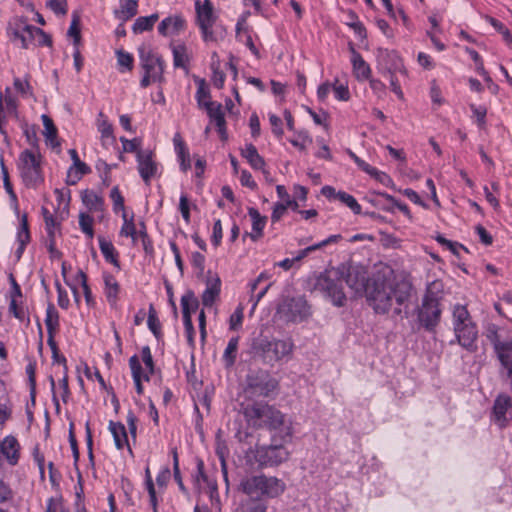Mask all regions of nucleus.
Instances as JSON below:
<instances>
[{
  "label": "nucleus",
  "instance_id": "f257e3e1",
  "mask_svg": "<svg viewBox=\"0 0 512 512\" xmlns=\"http://www.w3.org/2000/svg\"><path fill=\"white\" fill-rule=\"evenodd\" d=\"M412 286L408 282H397L389 268L373 273L366 299L376 314H388L391 310L399 316L411 297Z\"/></svg>",
  "mask_w": 512,
  "mask_h": 512
},
{
  "label": "nucleus",
  "instance_id": "f03ea898",
  "mask_svg": "<svg viewBox=\"0 0 512 512\" xmlns=\"http://www.w3.org/2000/svg\"><path fill=\"white\" fill-rule=\"evenodd\" d=\"M243 415L248 424L257 429H267L272 433L273 441H291L293 436L292 420L275 405L256 401L243 407Z\"/></svg>",
  "mask_w": 512,
  "mask_h": 512
},
{
  "label": "nucleus",
  "instance_id": "7ed1b4c3",
  "mask_svg": "<svg viewBox=\"0 0 512 512\" xmlns=\"http://www.w3.org/2000/svg\"><path fill=\"white\" fill-rule=\"evenodd\" d=\"M443 284L440 281L431 282L422 298L421 305L417 308V319L421 327L428 332H434L441 320Z\"/></svg>",
  "mask_w": 512,
  "mask_h": 512
},
{
  "label": "nucleus",
  "instance_id": "20e7f679",
  "mask_svg": "<svg viewBox=\"0 0 512 512\" xmlns=\"http://www.w3.org/2000/svg\"><path fill=\"white\" fill-rule=\"evenodd\" d=\"M289 442L279 439L273 441L271 437L269 445L250 447L245 454L246 462L251 466L257 465L260 469L279 466L289 459L290 452L285 447Z\"/></svg>",
  "mask_w": 512,
  "mask_h": 512
},
{
  "label": "nucleus",
  "instance_id": "39448f33",
  "mask_svg": "<svg viewBox=\"0 0 512 512\" xmlns=\"http://www.w3.org/2000/svg\"><path fill=\"white\" fill-rule=\"evenodd\" d=\"M343 278L344 270H325L315 277L312 289L330 300L333 305L343 307L346 302V295L342 286Z\"/></svg>",
  "mask_w": 512,
  "mask_h": 512
},
{
  "label": "nucleus",
  "instance_id": "423d86ee",
  "mask_svg": "<svg viewBox=\"0 0 512 512\" xmlns=\"http://www.w3.org/2000/svg\"><path fill=\"white\" fill-rule=\"evenodd\" d=\"M140 66L144 70V76L140 81L142 88H147L152 82H164L165 63L162 57L149 46H141L138 49Z\"/></svg>",
  "mask_w": 512,
  "mask_h": 512
},
{
  "label": "nucleus",
  "instance_id": "0eeeda50",
  "mask_svg": "<svg viewBox=\"0 0 512 512\" xmlns=\"http://www.w3.org/2000/svg\"><path fill=\"white\" fill-rule=\"evenodd\" d=\"M279 389V381L262 369L250 371L246 375L244 392L250 397L268 398Z\"/></svg>",
  "mask_w": 512,
  "mask_h": 512
},
{
  "label": "nucleus",
  "instance_id": "6e6552de",
  "mask_svg": "<svg viewBox=\"0 0 512 512\" xmlns=\"http://www.w3.org/2000/svg\"><path fill=\"white\" fill-rule=\"evenodd\" d=\"M254 355L266 364L273 365L292 353L293 343L288 340L262 338L253 343Z\"/></svg>",
  "mask_w": 512,
  "mask_h": 512
},
{
  "label": "nucleus",
  "instance_id": "1a4fd4ad",
  "mask_svg": "<svg viewBox=\"0 0 512 512\" xmlns=\"http://www.w3.org/2000/svg\"><path fill=\"white\" fill-rule=\"evenodd\" d=\"M20 175L26 187L36 188L43 182L41 156L32 150H24L19 156Z\"/></svg>",
  "mask_w": 512,
  "mask_h": 512
},
{
  "label": "nucleus",
  "instance_id": "9d476101",
  "mask_svg": "<svg viewBox=\"0 0 512 512\" xmlns=\"http://www.w3.org/2000/svg\"><path fill=\"white\" fill-rule=\"evenodd\" d=\"M196 22L201 31L203 40L205 42L216 41V36L213 32V26L216 23L217 15L214 13V7L210 0H200L195 2Z\"/></svg>",
  "mask_w": 512,
  "mask_h": 512
},
{
  "label": "nucleus",
  "instance_id": "9b49d317",
  "mask_svg": "<svg viewBox=\"0 0 512 512\" xmlns=\"http://www.w3.org/2000/svg\"><path fill=\"white\" fill-rule=\"evenodd\" d=\"M345 282L356 294L367 293L371 277H368L367 270L361 265H350L344 272Z\"/></svg>",
  "mask_w": 512,
  "mask_h": 512
},
{
  "label": "nucleus",
  "instance_id": "f8f14e48",
  "mask_svg": "<svg viewBox=\"0 0 512 512\" xmlns=\"http://www.w3.org/2000/svg\"><path fill=\"white\" fill-rule=\"evenodd\" d=\"M283 311L292 322L303 321L310 315V307L303 297H293L286 301Z\"/></svg>",
  "mask_w": 512,
  "mask_h": 512
},
{
  "label": "nucleus",
  "instance_id": "ddd939ff",
  "mask_svg": "<svg viewBox=\"0 0 512 512\" xmlns=\"http://www.w3.org/2000/svg\"><path fill=\"white\" fill-rule=\"evenodd\" d=\"M137 168L142 180L146 185H149L151 179L156 176L158 171L157 163L153 160V153L151 151L137 152Z\"/></svg>",
  "mask_w": 512,
  "mask_h": 512
},
{
  "label": "nucleus",
  "instance_id": "4468645a",
  "mask_svg": "<svg viewBox=\"0 0 512 512\" xmlns=\"http://www.w3.org/2000/svg\"><path fill=\"white\" fill-rule=\"evenodd\" d=\"M456 341L459 345L470 352L477 350L476 340L478 331L475 323H468L454 329Z\"/></svg>",
  "mask_w": 512,
  "mask_h": 512
},
{
  "label": "nucleus",
  "instance_id": "2eb2a0df",
  "mask_svg": "<svg viewBox=\"0 0 512 512\" xmlns=\"http://www.w3.org/2000/svg\"><path fill=\"white\" fill-rule=\"evenodd\" d=\"M512 408V399L509 395L499 394L494 400L492 416L494 422L503 429L508 425L507 412Z\"/></svg>",
  "mask_w": 512,
  "mask_h": 512
},
{
  "label": "nucleus",
  "instance_id": "dca6fc26",
  "mask_svg": "<svg viewBox=\"0 0 512 512\" xmlns=\"http://www.w3.org/2000/svg\"><path fill=\"white\" fill-rule=\"evenodd\" d=\"M203 108L206 110L210 120L215 123L221 139H227L226 121L222 105L218 102L206 101Z\"/></svg>",
  "mask_w": 512,
  "mask_h": 512
},
{
  "label": "nucleus",
  "instance_id": "f3484780",
  "mask_svg": "<svg viewBox=\"0 0 512 512\" xmlns=\"http://www.w3.org/2000/svg\"><path fill=\"white\" fill-rule=\"evenodd\" d=\"M68 153L73 161V165L68 170L66 182L69 185H75L83 175L90 173L91 169L86 163L80 160L75 149H70Z\"/></svg>",
  "mask_w": 512,
  "mask_h": 512
},
{
  "label": "nucleus",
  "instance_id": "a211bd4d",
  "mask_svg": "<svg viewBox=\"0 0 512 512\" xmlns=\"http://www.w3.org/2000/svg\"><path fill=\"white\" fill-rule=\"evenodd\" d=\"M0 457L1 459L4 457L12 466L18 463L20 444L14 436L8 435L0 442Z\"/></svg>",
  "mask_w": 512,
  "mask_h": 512
},
{
  "label": "nucleus",
  "instance_id": "6ab92c4d",
  "mask_svg": "<svg viewBox=\"0 0 512 512\" xmlns=\"http://www.w3.org/2000/svg\"><path fill=\"white\" fill-rule=\"evenodd\" d=\"M221 290V280L216 274L208 271L206 278V289L202 294V304L205 307H211L219 296Z\"/></svg>",
  "mask_w": 512,
  "mask_h": 512
},
{
  "label": "nucleus",
  "instance_id": "aec40b11",
  "mask_svg": "<svg viewBox=\"0 0 512 512\" xmlns=\"http://www.w3.org/2000/svg\"><path fill=\"white\" fill-rule=\"evenodd\" d=\"M186 21L181 15L169 16L158 25V32L162 36L175 35L184 30Z\"/></svg>",
  "mask_w": 512,
  "mask_h": 512
},
{
  "label": "nucleus",
  "instance_id": "412c9836",
  "mask_svg": "<svg viewBox=\"0 0 512 512\" xmlns=\"http://www.w3.org/2000/svg\"><path fill=\"white\" fill-rule=\"evenodd\" d=\"M104 293L109 305L114 308L119 300L120 285L110 273H103Z\"/></svg>",
  "mask_w": 512,
  "mask_h": 512
},
{
  "label": "nucleus",
  "instance_id": "4be33fe9",
  "mask_svg": "<svg viewBox=\"0 0 512 512\" xmlns=\"http://www.w3.org/2000/svg\"><path fill=\"white\" fill-rule=\"evenodd\" d=\"M261 476L262 494L265 497L274 498L282 494L285 490V483L276 477Z\"/></svg>",
  "mask_w": 512,
  "mask_h": 512
},
{
  "label": "nucleus",
  "instance_id": "5701e85b",
  "mask_svg": "<svg viewBox=\"0 0 512 512\" xmlns=\"http://www.w3.org/2000/svg\"><path fill=\"white\" fill-rule=\"evenodd\" d=\"M129 367L131 369L132 378L135 384V389L138 395L143 394L142 380L149 381L148 374H144L140 360L137 355H133L129 359Z\"/></svg>",
  "mask_w": 512,
  "mask_h": 512
},
{
  "label": "nucleus",
  "instance_id": "b1692460",
  "mask_svg": "<svg viewBox=\"0 0 512 512\" xmlns=\"http://www.w3.org/2000/svg\"><path fill=\"white\" fill-rule=\"evenodd\" d=\"M109 430L113 436L114 443L117 449L121 450L124 447L128 448V451L132 453V449L129 445L127 431L121 422L110 421Z\"/></svg>",
  "mask_w": 512,
  "mask_h": 512
},
{
  "label": "nucleus",
  "instance_id": "393cba45",
  "mask_svg": "<svg viewBox=\"0 0 512 512\" xmlns=\"http://www.w3.org/2000/svg\"><path fill=\"white\" fill-rule=\"evenodd\" d=\"M173 143L178 160L180 161V168L183 172H186L191 168V160L189 151L180 133L174 135Z\"/></svg>",
  "mask_w": 512,
  "mask_h": 512
},
{
  "label": "nucleus",
  "instance_id": "a878e982",
  "mask_svg": "<svg viewBox=\"0 0 512 512\" xmlns=\"http://www.w3.org/2000/svg\"><path fill=\"white\" fill-rule=\"evenodd\" d=\"M248 214L252 220V232H246L243 237L245 238L248 236L253 241H257L263 236V229L266 225V217L261 216L259 211L255 208H249Z\"/></svg>",
  "mask_w": 512,
  "mask_h": 512
},
{
  "label": "nucleus",
  "instance_id": "bb28decb",
  "mask_svg": "<svg viewBox=\"0 0 512 512\" xmlns=\"http://www.w3.org/2000/svg\"><path fill=\"white\" fill-rule=\"evenodd\" d=\"M261 476L244 478L240 483L241 490L251 498L260 499L263 497Z\"/></svg>",
  "mask_w": 512,
  "mask_h": 512
},
{
  "label": "nucleus",
  "instance_id": "cd10ccee",
  "mask_svg": "<svg viewBox=\"0 0 512 512\" xmlns=\"http://www.w3.org/2000/svg\"><path fill=\"white\" fill-rule=\"evenodd\" d=\"M351 62L353 65V72L358 80H366L370 77L371 69L369 65L365 62L363 57L359 52H357L353 47H351Z\"/></svg>",
  "mask_w": 512,
  "mask_h": 512
},
{
  "label": "nucleus",
  "instance_id": "c85d7f7f",
  "mask_svg": "<svg viewBox=\"0 0 512 512\" xmlns=\"http://www.w3.org/2000/svg\"><path fill=\"white\" fill-rule=\"evenodd\" d=\"M495 353L502 367L506 369L507 376L512 377V339L506 340Z\"/></svg>",
  "mask_w": 512,
  "mask_h": 512
},
{
  "label": "nucleus",
  "instance_id": "c756f323",
  "mask_svg": "<svg viewBox=\"0 0 512 512\" xmlns=\"http://www.w3.org/2000/svg\"><path fill=\"white\" fill-rule=\"evenodd\" d=\"M99 248L105 260L111 263L115 268L120 270V262L118 260V252L111 241L106 240L104 237H98Z\"/></svg>",
  "mask_w": 512,
  "mask_h": 512
},
{
  "label": "nucleus",
  "instance_id": "7c9ffc66",
  "mask_svg": "<svg viewBox=\"0 0 512 512\" xmlns=\"http://www.w3.org/2000/svg\"><path fill=\"white\" fill-rule=\"evenodd\" d=\"M33 30H36L35 26L26 24L21 30H15L13 32V38L14 40H19L21 42V47L23 49H28L36 39V34Z\"/></svg>",
  "mask_w": 512,
  "mask_h": 512
},
{
  "label": "nucleus",
  "instance_id": "2f4dec72",
  "mask_svg": "<svg viewBox=\"0 0 512 512\" xmlns=\"http://www.w3.org/2000/svg\"><path fill=\"white\" fill-rule=\"evenodd\" d=\"M241 155L248 161L253 169L259 170L264 168L265 161L253 144H246L245 148L241 150Z\"/></svg>",
  "mask_w": 512,
  "mask_h": 512
},
{
  "label": "nucleus",
  "instance_id": "473e14b6",
  "mask_svg": "<svg viewBox=\"0 0 512 512\" xmlns=\"http://www.w3.org/2000/svg\"><path fill=\"white\" fill-rule=\"evenodd\" d=\"M138 13L137 0H120V7L115 11V16L122 20H129Z\"/></svg>",
  "mask_w": 512,
  "mask_h": 512
},
{
  "label": "nucleus",
  "instance_id": "72a5a7b5",
  "mask_svg": "<svg viewBox=\"0 0 512 512\" xmlns=\"http://www.w3.org/2000/svg\"><path fill=\"white\" fill-rule=\"evenodd\" d=\"M83 204L90 211H103V198L92 190L86 189L81 195Z\"/></svg>",
  "mask_w": 512,
  "mask_h": 512
},
{
  "label": "nucleus",
  "instance_id": "f704fd0d",
  "mask_svg": "<svg viewBox=\"0 0 512 512\" xmlns=\"http://www.w3.org/2000/svg\"><path fill=\"white\" fill-rule=\"evenodd\" d=\"M97 127H98L99 132L101 133V139H102L103 145H105L106 142L109 140L111 142L115 141V138L113 136L112 124L109 123L108 119L105 117L103 112H100L98 114Z\"/></svg>",
  "mask_w": 512,
  "mask_h": 512
},
{
  "label": "nucleus",
  "instance_id": "c9c22d12",
  "mask_svg": "<svg viewBox=\"0 0 512 512\" xmlns=\"http://www.w3.org/2000/svg\"><path fill=\"white\" fill-rule=\"evenodd\" d=\"M158 19L159 15L157 13L151 14L150 16L139 17L135 20L132 30L136 34L150 31L153 29V26Z\"/></svg>",
  "mask_w": 512,
  "mask_h": 512
},
{
  "label": "nucleus",
  "instance_id": "e433bc0d",
  "mask_svg": "<svg viewBox=\"0 0 512 512\" xmlns=\"http://www.w3.org/2000/svg\"><path fill=\"white\" fill-rule=\"evenodd\" d=\"M238 344V336H234L229 340L227 347L223 353V361L225 362L226 367H231L234 365L237 358Z\"/></svg>",
  "mask_w": 512,
  "mask_h": 512
},
{
  "label": "nucleus",
  "instance_id": "4c0bfd02",
  "mask_svg": "<svg viewBox=\"0 0 512 512\" xmlns=\"http://www.w3.org/2000/svg\"><path fill=\"white\" fill-rule=\"evenodd\" d=\"M468 323H473V321L466 306L456 305L453 309V328L455 329Z\"/></svg>",
  "mask_w": 512,
  "mask_h": 512
},
{
  "label": "nucleus",
  "instance_id": "58836bf2",
  "mask_svg": "<svg viewBox=\"0 0 512 512\" xmlns=\"http://www.w3.org/2000/svg\"><path fill=\"white\" fill-rule=\"evenodd\" d=\"M45 325L47 332H57L59 329V313L52 303L47 305Z\"/></svg>",
  "mask_w": 512,
  "mask_h": 512
},
{
  "label": "nucleus",
  "instance_id": "ea45409f",
  "mask_svg": "<svg viewBox=\"0 0 512 512\" xmlns=\"http://www.w3.org/2000/svg\"><path fill=\"white\" fill-rule=\"evenodd\" d=\"M42 121L44 126V135L46 141L50 143L52 147L58 146L57 142V128L55 127L52 119L47 115H42Z\"/></svg>",
  "mask_w": 512,
  "mask_h": 512
},
{
  "label": "nucleus",
  "instance_id": "a19ab883",
  "mask_svg": "<svg viewBox=\"0 0 512 512\" xmlns=\"http://www.w3.org/2000/svg\"><path fill=\"white\" fill-rule=\"evenodd\" d=\"M199 306V301L195 297V294L192 290H187L186 293L181 297V307L182 314L184 315L185 311L191 317V313L196 311Z\"/></svg>",
  "mask_w": 512,
  "mask_h": 512
},
{
  "label": "nucleus",
  "instance_id": "79ce46f5",
  "mask_svg": "<svg viewBox=\"0 0 512 512\" xmlns=\"http://www.w3.org/2000/svg\"><path fill=\"white\" fill-rule=\"evenodd\" d=\"M172 53L174 67L187 70L188 55L185 45L173 46Z\"/></svg>",
  "mask_w": 512,
  "mask_h": 512
},
{
  "label": "nucleus",
  "instance_id": "37998d69",
  "mask_svg": "<svg viewBox=\"0 0 512 512\" xmlns=\"http://www.w3.org/2000/svg\"><path fill=\"white\" fill-rule=\"evenodd\" d=\"M486 338L492 344L494 351L497 350L506 340L501 339L500 328L495 324H489L485 331Z\"/></svg>",
  "mask_w": 512,
  "mask_h": 512
},
{
  "label": "nucleus",
  "instance_id": "c03bdc74",
  "mask_svg": "<svg viewBox=\"0 0 512 512\" xmlns=\"http://www.w3.org/2000/svg\"><path fill=\"white\" fill-rule=\"evenodd\" d=\"M17 240L19 242V250L24 251L26 244L30 241V233L26 215H23L21 218L20 227L17 233Z\"/></svg>",
  "mask_w": 512,
  "mask_h": 512
},
{
  "label": "nucleus",
  "instance_id": "a18cd8bd",
  "mask_svg": "<svg viewBox=\"0 0 512 512\" xmlns=\"http://www.w3.org/2000/svg\"><path fill=\"white\" fill-rule=\"evenodd\" d=\"M145 485H146V489L148 491L151 507L154 510V512H156V510H157L156 487L152 480L150 470L148 467L145 470Z\"/></svg>",
  "mask_w": 512,
  "mask_h": 512
},
{
  "label": "nucleus",
  "instance_id": "49530a36",
  "mask_svg": "<svg viewBox=\"0 0 512 512\" xmlns=\"http://www.w3.org/2000/svg\"><path fill=\"white\" fill-rule=\"evenodd\" d=\"M170 476H171V473H170L169 468H164L163 470H161L158 473V475L156 477V483H154L155 487H156L157 501L159 500V497L166 489V486L170 479Z\"/></svg>",
  "mask_w": 512,
  "mask_h": 512
},
{
  "label": "nucleus",
  "instance_id": "de8ad7c7",
  "mask_svg": "<svg viewBox=\"0 0 512 512\" xmlns=\"http://www.w3.org/2000/svg\"><path fill=\"white\" fill-rule=\"evenodd\" d=\"M337 199L340 202H342L343 204H345L346 206H348L353 211L354 214L361 213V206L357 202V200L355 199L354 196H352L344 191H339L337 193Z\"/></svg>",
  "mask_w": 512,
  "mask_h": 512
},
{
  "label": "nucleus",
  "instance_id": "09e8293b",
  "mask_svg": "<svg viewBox=\"0 0 512 512\" xmlns=\"http://www.w3.org/2000/svg\"><path fill=\"white\" fill-rule=\"evenodd\" d=\"M193 481L195 488L199 491L204 488V484L208 483V477L204 473V463L202 460L197 461L196 473L193 475Z\"/></svg>",
  "mask_w": 512,
  "mask_h": 512
},
{
  "label": "nucleus",
  "instance_id": "8fccbe9b",
  "mask_svg": "<svg viewBox=\"0 0 512 512\" xmlns=\"http://www.w3.org/2000/svg\"><path fill=\"white\" fill-rule=\"evenodd\" d=\"M147 324L150 331L159 339L161 336V324L152 305L149 307Z\"/></svg>",
  "mask_w": 512,
  "mask_h": 512
},
{
  "label": "nucleus",
  "instance_id": "3c124183",
  "mask_svg": "<svg viewBox=\"0 0 512 512\" xmlns=\"http://www.w3.org/2000/svg\"><path fill=\"white\" fill-rule=\"evenodd\" d=\"M122 217L124 223L120 230V235L125 237H131L132 240L135 242L137 239V231L133 221V217L131 219H127V214L125 212L123 213Z\"/></svg>",
  "mask_w": 512,
  "mask_h": 512
},
{
  "label": "nucleus",
  "instance_id": "603ef678",
  "mask_svg": "<svg viewBox=\"0 0 512 512\" xmlns=\"http://www.w3.org/2000/svg\"><path fill=\"white\" fill-rule=\"evenodd\" d=\"M198 88L196 92V100L197 104L200 108L204 107V103L206 101H210V91L206 86V82L204 79L197 80Z\"/></svg>",
  "mask_w": 512,
  "mask_h": 512
},
{
  "label": "nucleus",
  "instance_id": "864d4df0",
  "mask_svg": "<svg viewBox=\"0 0 512 512\" xmlns=\"http://www.w3.org/2000/svg\"><path fill=\"white\" fill-rule=\"evenodd\" d=\"M76 277H77V279H79L80 284L82 286L83 294H84L85 301H86L87 305L88 306L94 305L95 302H94V299L92 296V291L88 285L87 275L82 270H79L77 272Z\"/></svg>",
  "mask_w": 512,
  "mask_h": 512
},
{
  "label": "nucleus",
  "instance_id": "5fc2aeb1",
  "mask_svg": "<svg viewBox=\"0 0 512 512\" xmlns=\"http://www.w3.org/2000/svg\"><path fill=\"white\" fill-rule=\"evenodd\" d=\"M488 22L495 28L496 31H498L502 37L503 40L511 45L512 44V34L510 33L509 29L499 20L493 18V17H487Z\"/></svg>",
  "mask_w": 512,
  "mask_h": 512
},
{
  "label": "nucleus",
  "instance_id": "6e6d98bb",
  "mask_svg": "<svg viewBox=\"0 0 512 512\" xmlns=\"http://www.w3.org/2000/svg\"><path fill=\"white\" fill-rule=\"evenodd\" d=\"M141 357H142V361L147 369V372L145 374H148L150 377L151 375L154 374L155 365H154L151 349L149 346L142 347Z\"/></svg>",
  "mask_w": 512,
  "mask_h": 512
},
{
  "label": "nucleus",
  "instance_id": "4d7b16f0",
  "mask_svg": "<svg viewBox=\"0 0 512 512\" xmlns=\"http://www.w3.org/2000/svg\"><path fill=\"white\" fill-rule=\"evenodd\" d=\"M79 225L83 233H85L89 238L93 237V218L90 215L81 213L79 215Z\"/></svg>",
  "mask_w": 512,
  "mask_h": 512
},
{
  "label": "nucleus",
  "instance_id": "13d9d810",
  "mask_svg": "<svg viewBox=\"0 0 512 512\" xmlns=\"http://www.w3.org/2000/svg\"><path fill=\"white\" fill-rule=\"evenodd\" d=\"M110 198L113 202V210L114 212L123 211L125 209L124 205V197L121 195L118 186H115L110 191Z\"/></svg>",
  "mask_w": 512,
  "mask_h": 512
},
{
  "label": "nucleus",
  "instance_id": "bf43d9fd",
  "mask_svg": "<svg viewBox=\"0 0 512 512\" xmlns=\"http://www.w3.org/2000/svg\"><path fill=\"white\" fill-rule=\"evenodd\" d=\"M42 213L45 221L46 230L49 238H54V230L57 226L55 217L45 207H42Z\"/></svg>",
  "mask_w": 512,
  "mask_h": 512
},
{
  "label": "nucleus",
  "instance_id": "052dcab7",
  "mask_svg": "<svg viewBox=\"0 0 512 512\" xmlns=\"http://www.w3.org/2000/svg\"><path fill=\"white\" fill-rule=\"evenodd\" d=\"M116 55H117L118 65L120 67L127 69L128 71H131L133 68V62H134L133 56L130 53L125 52L123 50H118L116 52Z\"/></svg>",
  "mask_w": 512,
  "mask_h": 512
},
{
  "label": "nucleus",
  "instance_id": "680f3d73",
  "mask_svg": "<svg viewBox=\"0 0 512 512\" xmlns=\"http://www.w3.org/2000/svg\"><path fill=\"white\" fill-rule=\"evenodd\" d=\"M55 287L58 294L57 303L59 307L65 310L68 309L70 306V300L67 291L61 286L58 280L55 282Z\"/></svg>",
  "mask_w": 512,
  "mask_h": 512
},
{
  "label": "nucleus",
  "instance_id": "e2e57ef3",
  "mask_svg": "<svg viewBox=\"0 0 512 512\" xmlns=\"http://www.w3.org/2000/svg\"><path fill=\"white\" fill-rule=\"evenodd\" d=\"M68 35L73 37V42L75 47H78L81 40V33L79 28V19L77 16H74L70 27L68 29Z\"/></svg>",
  "mask_w": 512,
  "mask_h": 512
},
{
  "label": "nucleus",
  "instance_id": "0e129e2a",
  "mask_svg": "<svg viewBox=\"0 0 512 512\" xmlns=\"http://www.w3.org/2000/svg\"><path fill=\"white\" fill-rule=\"evenodd\" d=\"M183 323H184V328H185L188 344H189V346L193 347L194 346L195 330H194V326L192 323V319L186 311L184 313Z\"/></svg>",
  "mask_w": 512,
  "mask_h": 512
},
{
  "label": "nucleus",
  "instance_id": "69168bd1",
  "mask_svg": "<svg viewBox=\"0 0 512 512\" xmlns=\"http://www.w3.org/2000/svg\"><path fill=\"white\" fill-rule=\"evenodd\" d=\"M333 91L336 99L340 101H348L350 99V92L347 85L338 84V81L333 85Z\"/></svg>",
  "mask_w": 512,
  "mask_h": 512
},
{
  "label": "nucleus",
  "instance_id": "338daca9",
  "mask_svg": "<svg viewBox=\"0 0 512 512\" xmlns=\"http://www.w3.org/2000/svg\"><path fill=\"white\" fill-rule=\"evenodd\" d=\"M12 416V405L9 401L0 402V427H3L5 423Z\"/></svg>",
  "mask_w": 512,
  "mask_h": 512
},
{
  "label": "nucleus",
  "instance_id": "774afa93",
  "mask_svg": "<svg viewBox=\"0 0 512 512\" xmlns=\"http://www.w3.org/2000/svg\"><path fill=\"white\" fill-rule=\"evenodd\" d=\"M47 6L56 14L65 15L67 13L66 0H49Z\"/></svg>",
  "mask_w": 512,
  "mask_h": 512
}]
</instances>
